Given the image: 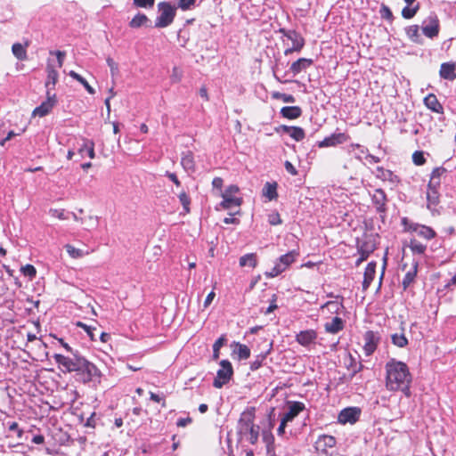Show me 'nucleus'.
<instances>
[{"instance_id":"f257e3e1","label":"nucleus","mask_w":456,"mask_h":456,"mask_svg":"<svg viewBox=\"0 0 456 456\" xmlns=\"http://www.w3.org/2000/svg\"><path fill=\"white\" fill-rule=\"evenodd\" d=\"M385 369L387 389L389 391H402L409 397L411 395V375L406 363L390 359L386 363Z\"/></svg>"},{"instance_id":"f03ea898","label":"nucleus","mask_w":456,"mask_h":456,"mask_svg":"<svg viewBox=\"0 0 456 456\" xmlns=\"http://www.w3.org/2000/svg\"><path fill=\"white\" fill-rule=\"evenodd\" d=\"M256 408H246L240 416L237 423V435L240 441L246 440L251 444H256L259 437L260 427L255 424Z\"/></svg>"},{"instance_id":"7ed1b4c3","label":"nucleus","mask_w":456,"mask_h":456,"mask_svg":"<svg viewBox=\"0 0 456 456\" xmlns=\"http://www.w3.org/2000/svg\"><path fill=\"white\" fill-rule=\"evenodd\" d=\"M75 373L77 380L83 384H88L95 379L100 381L102 377L101 370L86 358H84Z\"/></svg>"},{"instance_id":"20e7f679","label":"nucleus","mask_w":456,"mask_h":456,"mask_svg":"<svg viewBox=\"0 0 456 456\" xmlns=\"http://www.w3.org/2000/svg\"><path fill=\"white\" fill-rule=\"evenodd\" d=\"M53 357L63 373L76 372L85 358L77 350L75 351L72 356L54 354Z\"/></svg>"},{"instance_id":"39448f33","label":"nucleus","mask_w":456,"mask_h":456,"mask_svg":"<svg viewBox=\"0 0 456 456\" xmlns=\"http://www.w3.org/2000/svg\"><path fill=\"white\" fill-rule=\"evenodd\" d=\"M158 9L160 14L156 19L155 28H167L172 24L175 17L176 8L172 6L170 3L160 2L158 4Z\"/></svg>"},{"instance_id":"423d86ee","label":"nucleus","mask_w":456,"mask_h":456,"mask_svg":"<svg viewBox=\"0 0 456 456\" xmlns=\"http://www.w3.org/2000/svg\"><path fill=\"white\" fill-rule=\"evenodd\" d=\"M299 253L297 250H291L285 255L279 257L275 265L270 272H266L265 275L269 278H273L284 272L298 256Z\"/></svg>"},{"instance_id":"0eeeda50","label":"nucleus","mask_w":456,"mask_h":456,"mask_svg":"<svg viewBox=\"0 0 456 456\" xmlns=\"http://www.w3.org/2000/svg\"><path fill=\"white\" fill-rule=\"evenodd\" d=\"M239 191L240 189L237 185L232 184L228 186L221 194L223 200L220 206L224 209H231L233 207L239 208L242 204V199L234 196Z\"/></svg>"},{"instance_id":"6e6552de","label":"nucleus","mask_w":456,"mask_h":456,"mask_svg":"<svg viewBox=\"0 0 456 456\" xmlns=\"http://www.w3.org/2000/svg\"><path fill=\"white\" fill-rule=\"evenodd\" d=\"M220 367L213 382V386L216 388L223 387L224 385L229 382L233 375L232 363L228 360H222L220 362Z\"/></svg>"},{"instance_id":"1a4fd4ad","label":"nucleus","mask_w":456,"mask_h":456,"mask_svg":"<svg viewBox=\"0 0 456 456\" xmlns=\"http://www.w3.org/2000/svg\"><path fill=\"white\" fill-rule=\"evenodd\" d=\"M279 32L282 34L283 37L290 40L292 43V45L285 50V55H289L293 52H299L304 47L305 40L303 37L296 30L281 28Z\"/></svg>"},{"instance_id":"9d476101","label":"nucleus","mask_w":456,"mask_h":456,"mask_svg":"<svg viewBox=\"0 0 456 456\" xmlns=\"http://www.w3.org/2000/svg\"><path fill=\"white\" fill-rule=\"evenodd\" d=\"M439 29V20L436 14L429 15L422 22V32L428 38L437 37Z\"/></svg>"},{"instance_id":"9b49d317","label":"nucleus","mask_w":456,"mask_h":456,"mask_svg":"<svg viewBox=\"0 0 456 456\" xmlns=\"http://www.w3.org/2000/svg\"><path fill=\"white\" fill-rule=\"evenodd\" d=\"M364 345L363 351L367 356L371 355L379 343L380 337L377 332L368 330L363 336Z\"/></svg>"},{"instance_id":"f8f14e48","label":"nucleus","mask_w":456,"mask_h":456,"mask_svg":"<svg viewBox=\"0 0 456 456\" xmlns=\"http://www.w3.org/2000/svg\"><path fill=\"white\" fill-rule=\"evenodd\" d=\"M350 136L346 133H334L331 135L325 137L322 141L318 142L319 148L334 147L347 142Z\"/></svg>"},{"instance_id":"ddd939ff","label":"nucleus","mask_w":456,"mask_h":456,"mask_svg":"<svg viewBox=\"0 0 456 456\" xmlns=\"http://www.w3.org/2000/svg\"><path fill=\"white\" fill-rule=\"evenodd\" d=\"M372 203L379 213H385L387 210V195L382 189H376L371 194Z\"/></svg>"},{"instance_id":"4468645a","label":"nucleus","mask_w":456,"mask_h":456,"mask_svg":"<svg viewBox=\"0 0 456 456\" xmlns=\"http://www.w3.org/2000/svg\"><path fill=\"white\" fill-rule=\"evenodd\" d=\"M361 411L356 407H349L342 410L338 414L340 423H354L360 417Z\"/></svg>"},{"instance_id":"2eb2a0df","label":"nucleus","mask_w":456,"mask_h":456,"mask_svg":"<svg viewBox=\"0 0 456 456\" xmlns=\"http://www.w3.org/2000/svg\"><path fill=\"white\" fill-rule=\"evenodd\" d=\"M305 410V404L301 402H290L289 403V411L284 414L282 419L290 422L297 417L301 411Z\"/></svg>"},{"instance_id":"dca6fc26","label":"nucleus","mask_w":456,"mask_h":456,"mask_svg":"<svg viewBox=\"0 0 456 456\" xmlns=\"http://www.w3.org/2000/svg\"><path fill=\"white\" fill-rule=\"evenodd\" d=\"M456 64L452 62H444L440 67V77L444 79L452 81L456 78Z\"/></svg>"},{"instance_id":"f3484780","label":"nucleus","mask_w":456,"mask_h":456,"mask_svg":"<svg viewBox=\"0 0 456 456\" xmlns=\"http://www.w3.org/2000/svg\"><path fill=\"white\" fill-rule=\"evenodd\" d=\"M54 98H55V94H53V97L49 96L47 101L42 102L38 107H37L33 110V115L38 116V117H45V115H47L54 105V102H55Z\"/></svg>"},{"instance_id":"a211bd4d","label":"nucleus","mask_w":456,"mask_h":456,"mask_svg":"<svg viewBox=\"0 0 456 456\" xmlns=\"http://www.w3.org/2000/svg\"><path fill=\"white\" fill-rule=\"evenodd\" d=\"M317 338V334L313 330H304L299 332L297 337L296 340L302 346H306L310 344L314 343V340Z\"/></svg>"},{"instance_id":"6ab92c4d","label":"nucleus","mask_w":456,"mask_h":456,"mask_svg":"<svg viewBox=\"0 0 456 456\" xmlns=\"http://www.w3.org/2000/svg\"><path fill=\"white\" fill-rule=\"evenodd\" d=\"M424 103L428 109L431 110L436 113H443L444 108L442 104L438 102L436 96L433 94H429L424 99Z\"/></svg>"},{"instance_id":"aec40b11","label":"nucleus","mask_w":456,"mask_h":456,"mask_svg":"<svg viewBox=\"0 0 456 456\" xmlns=\"http://www.w3.org/2000/svg\"><path fill=\"white\" fill-rule=\"evenodd\" d=\"M129 27L132 28H139L141 27H151V20L144 14L138 12L130 21Z\"/></svg>"},{"instance_id":"412c9836","label":"nucleus","mask_w":456,"mask_h":456,"mask_svg":"<svg viewBox=\"0 0 456 456\" xmlns=\"http://www.w3.org/2000/svg\"><path fill=\"white\" fill-rule=\"evenodd\" d=\"M312 64H313L312 59L300 58L291 64L290 71L293 73V75H297L301 71L305 70Z\"/></svg>"},{"instance_id":"4be33fe9","label":"nucleus","mask_w":456,"mask_h":456,"mask_svg":"<svg viewBox=\"0 0 456 456\" xmlns=\"http://www.w3.org/2000/svg\"><path fill=\"white\" fill-rule=\"evenodd\" d=\"M439 189H433L430 187L427 188V207L428 209L432 210L434 208H436L439 204Z\"/></svg>"},{"instance_id":"5701e85b","label":"nucleus","mask_w":456,"mask_h":456,"mask_svg":"<svg viewBox=\"0 0 456 456\" xmlns=\"http://www.w3.org/2000/svg\"><path fill=\"white\" fill-rule=\"evenodd\" d=\"M281 129L297 142H300L305 138V131L299 126H282Z\"/></svg>"},{"instance_id":"b1692460","label":"nucleus","mask_w":456,"mask_h":456,"mask_svg":"<svg viewBox=\"0 0 456 456\" xmlns=\"http://www.w3.org/2000/svg\"><path fill=\"white\" fill-rule=\"evenodd\" d=\"M376 172V177L382 181H389L392 183H398L399 181L397 175H394L392 171L385 169L382 167H378Z\"/></svg>"},{"instance_id":"393cba45","label":"nucleus","mask_w":456,"mask_h":456,"mask_svg":"<svg viewBox=\"0 0 456 456\" xmlns=\"http://www.w3.org/2000/svg\"><path fill=\"white\" fill-rule=\"evenodd\" d=\"M281 114L283 118L295 119L302 115V110L298 106H285L281 108Z\"/></svg>"},{"instance_id":"a878e982","label":"nucleus","mask_w":456,"mask_h":456,"mask_svg":"<svg viewBox=\"0 0 456 456\" xmlns=\"http://www.w3.org/2000/svg\"><path fill=\"white\" fill-rule=\"evenodd\" d=\"M344 328L343 320L340 317H334L331 322L325 323V330L336 334Z\"/></svg>"},{"instance_id":"bb28decb","label":"nucleus","mask_w":456,"mask_h":456,"mask_svg":"<svg viewBox=\"0 0 456 456\" xmlns=\"http://www.w3.org/2000/svg\"><path fill=\"white\" fill-rule=\"evenodd\" d=\"M181 165L187 172H194L195 171V162L193 154L191 151H187L183 153L182 159H181Z\"/></svg>"},{"instance_id":"cd10ccee","label":"nucleus","mask_w":456,"mask_h":456,"mask_svg":"<svg viewBox=\"0 0 456 456\" xmlns=\"http://www.w3.org/2000/svg\"><path fill=\"white\" fill-rule=\"evenodd\" d=\"M28 43L27 42L25 45H22L20 43H14L12 46V52L13 55L20 61L27 60V46Z\"/></svg>"},{"instance_id":"c85d7f7f","label":"nucleus","mask_w":456,"mask_h":456,"mask_svg":"<svg viewBox=\"0 0 456 456\" xmlns=\"http://www.w3.org/2000/svg\"><path fill=\"white\" fill-rule=\"evenodd\" d=\"M239 264L240 267L249 266L255 268L257 265V258L255 253L246 254L240 257Z\"/></svg>"},{"instance_id":"c756f323","label":"nucleus","mask_w":456,"mask_h":456,"mask_svg":"<svg viewBox=\"0 0 456 456\" xmlns=\"http://www.w3.org/2000/svg\"><path fill=\"white\" fill-rule=\"evenodd\" d=\"M415 229L416 234L426 240H431L436 235V232L429 226L420 224V226H416Z\"/></svg>"},{"instance_id":"7c9ffc66","label":"nucleus","mask_w":456,"mask_h":456,"mask_svg":"<svg viewBox=\"0 0 456 456\" xmlns=\"http://www.w3.org/2000/svg\"><path fill=\"white\" fill-rule=\"evenodd\" d=\"M78 151L81 155L86 153L90 159H94L95 157L94 142L91 140L85 139Z\"/></svg>"},{"instance_id":"2f4dec72","label":"nucleus","mask_w":456,"mask_h":456,"mask_svg":"<svg viewBox=\"0 0 456 456\" xmlns=\"http://www.w3.org/2000/svg\"><path fill=\"white\" fill-rule=\"evenodd\" d=\"M277 185L276 183H266L263 188V195L269 200H273L277 198Z\"/></svg>"},{"instance_id":"473e14b6","label":"nucleus","mask_w":456,"mask_h":456,"mask_svg":"<svg viewBox=\"0 0 456 456\" xmlns=\"http://www.w3.org/2000/svg\"><path fill=\"white\" fill-rule=\"evenodd\" d=\"M406 35L414 43H420L419 28L418 25H411L405 28Z\"/></svg>"},{"instance_id":"72a5a7b5","label":"nucleus","mask_w":456,"mask_h":456,"mask_svg":"<svg viewBox=\"0 0 456 456\" xmlns=\"http://www.w3.org/2000/svg\"><path fill=\"white\" fill-rule=\"evenodd\" d=\"M262 438H263L264 443L266 445L267 453L270 454L272 452H274V446H273L274 437H273V434L269 431H263Z\"/></svg>"},{"instance_id":"f704fd0d","label":"nucleus","mask_w":456,"mask_h":456,"mask_svg":"<svg viewBox=\"0 0 456 456\" xmlns=\"http://www.w3.org/2000/svg\"><path fill=\"white\" fill-rule=\"evenodd\" d=\"M409 248L413 254L423 255L426 251L427 246L416 239H411L410 240Z\"/></svg>"},{"instance_id":"c9c22d12","label":"nucleus","mask_w":456,"mask_h":456,"mask_svg":"<svg viewBox=\"0 0 456 456\" xmlns=\"http://www.w3.org/2000/svg\"><path fill=\"white\" fill-rule=\"evenodd\" d=\"M69 75L76 79L77 82H79L83 86L86 88V90L90 94H94L95 93L94 89L88 84V82L79 74L75 72L74 70L69 71Z\"/></svg>"},{"instance_id":"e433bc0d","label":"nucleus","mask_w":456,"mask_h":456,"mask_svg":"<svg viewBox=\"0 0 456 456\" xmlns=\"http://www.w3.org/2000/svg\"><path fill=\"white\" fill-rule=\"evenodd\" d=\"M46 70H47V80L45 82V86H46V87H49L50 85L54 86L57 82V79H58V72L51 65H47Z\"/></svg>"},{"instance_id":"4c0bfd02","label":"nucleus","mask_w":456,"mask_h":456,"mask_svg":"<svg viewBox=\"0 0 456 456\" xmlns=\"http://www.w3.org/2000/svg\"><path fill=\"white\" fill-rule=\"evenodd\" d=\"M336 444V439L332 436L324 435L319 437L317 441L318 447L323 445L324 447L332 448Z\"/></svg>"},{"instance_id":"58836bf2","label":"nucleus","mask_w":456,"mask_h":456,"mask_svg":"<svg viewBox=\"0 0 456 456\" xmlns=\"http://www.w3.org/2000/svg\"><path fill=\"white\" fill-rule=\"evenodd\" d=\"M65 249L72 258H81L88 254V252H86L80 248H77L69 244L65 245Z\"/></svg>"},{"instance_id":"ea45409f","label":"nucleus","mask_w":456,"mask_h":456,"mask_svg":"<svg viewBox=\"0 0 456 456\" xmlns=\"http://www.w3.org/2000/svg\"><path fill=\"white\" fill-rule=\"evenodd\" d=\"M417 274V264L414 265L413 268L406 273L403 280V286L405 289H407L414 281Z\"/></svg>"},{"instance_id":"a19ab883","label":"nucleus","mask_w":456,"mask_h":456,"mask_svg":"<svg viewBox=\"0 0 456 456\" xmlns=\"http://www.w3.org/2000/svg\"><path fill=\"white\" fill-rule=\"evenodd\" d=\"M392 343L398 347H404L408 345V339L403 333H395L391 336Z\"/></svg>"},{"instance_id":"79ce46f5","label":"nucleus","mask_w":456,"mask_h":456,"mask_svg":"<svg viewBox=\"0 0 456 456\" xmlns=\"http://www.w3.org/2000/svg\"><path fill=\"white\" fill-rule=\"evenodd\" d=\"M237 350L234 352L238 354L240 359L246 360L250 356V349L243 344H236Z\"/></svg>"},{"instance_id":"37998d69","label":"nucleus","mask_w":456,"mask_h":456,"mask_svg":"<svg viewBox=\"0 0 456 456\" xmlns=\"http://www.w3.org/2000/svg\"><path fill=\"white\" fill-rule=\"evenodd\" d=\"M376 273V263L370 262L364 271L363 279L372 281Z\"/></svg>"},{"instance_id":"c03bdc74","label":"nucleus","mask_w":456,"mask_h":456,"mask_svg":"<svg viewBox=\"0 0 456 456\" xmlns=\"http://www.w3.org/2000/svg\"><path fill=\"white\" fill-rule=\"evenodd\" d=\"M178 198H179L180 203L183 206V211L185 213H189L190 212V205H191V199H190L189 195L185 191H183L179 193Z\"/></svg>"},{"instance_id":"a18cd8bd","label":"nucleus","mask_w":456,"mask_h":456,"mask_svg":"<svg viewBox=\"0 0 456 456\" xmlns=\"http://www.w3.org/2000/svg\"><path fill=\"white\" fill-rule=\"evenodd\" d=\"M419 4H415L413 7L405 6L402 10V16L404 19H411V18H413L415 16V14L419 11Z\"/></svg>"},{"instance_id":"49530a36","label":"nucleus","mask_w":456,"mask_h":456,"mask_svg":"<svg viewBox=\"0 0 456 456\" xmlns=\"http://www.w3.org/2000/svg\"><path fill=\"white\" fill-rule=\"evenodd\" d=\"M225 338L222 336L213 345V359L217 360L219 358L220 348L224 346Z\"/></svg>"},{"instance_id":"de8ad7c7","label":"nucleus","mask_w":456,"mask_h":456,"mask_svg":"<svg viewBox=\"0 0 456 456\" xmlns=\"http://www.w3.org/2000/svg\"><path fill=\"white\" fill-rule=\"evenodd\" d=\"M154 4L155 0H133V4L136 8L151 9Z\"/></svg>"},{"instance_id":"09e8293b","label":"nucleus","mask_w":456,"mask_h":456,"mask_svg":"<svg viewBox=\"0 0 456 456\" xmlns=\"http://www.w3.org/2000/svg\"><path fill=\"white\" fill-rule=\"evenodd\" d=\"M272 96L273 99L281 100L284 102H295V97L292 94L273 92Z\"/></svg>"},{"instance_id":"8fccbe9b","label":"nucleus","mask_w":456,"mask_h":456,"mask_svg":"<svg viewBox=\"0 0 456 456\" xmlns=\"http://www.w3.org/2000/svg\"><path fill=\"white\" fill-rule=\"evenodd\" d=\"M77 326L81 327L89 336L90 339L94 341L95 340V334L94 331L96 330V328H94L92 326L86 325L81 322H78L77 323Z\"/></svg>"},{"instance_id":"3c124183","label":"nucleus","mask_w":456,"mask_h":456,"mask_svg":"<svg viewBox=\"0 0 456 456\" xmlns=\"http://www.w3.org/2000/svg\"><path fill=\"white\" fill-rule=\"evenodd\" d=\"M20 271L29 279H33L37 274V270L32 265H26L25 266H22Z\"/></svg>"},{"instance_id":"603ef678","label":"nucleus","mask_w":456,"mask_h":456,"mask_svg":"<svg viewBox=\"0 0 456 456\" xmlns=\"http://www.w3.org/2000/svg\"><path fill=\"white\" fill-rule=\"evenodd\" d=\"M348 359L349 362L346 363V366L348 369L353 370L352 376H354L357 372H359L362 370V363H359V365L357 366L355 360L352 357L351 354H349Z\"/></svg>"},{"instance_id":"864d4df0","label":"nucleus","mask_w":456,"mask_h":456,"mask_svg":"<svg viewBox=\"0 0 456 456\" xmlns=\"http://www.w3.org/2000/svg\"><path fill=\"white\" fill-rule=\"evenodd\" d=\"M379 13L385 20H393L394 16L390 8L386 4H381Z\"/></svg>"},{"instance_id":"5fc2aeb1","label":"nucleus","mask_w":456,"mask_h":456,"mask_svg":"<svg viewBox=\"0 0 456 456\" xmlns=\"http://www.w3.org/2000/svg\"><path fill=\"white\" fill-rule=\"evenodd\" d=\"M412 161L417 166H421L426 162V159L422 151H415L412 154Z\"/></svg>"},{"instance_id":"6e6d98bb","label":"nucleus","mask_w":456,"mask_h":456,"mask_svg":"<svg viewBox=\"0 0 456 456\" xmlns=\"http://www.w3.org/2000/svg\"><path fill=\"white\" fill-rule=\"evenodd\" d=\"M196 0H179L178 8L186 11L191 10L195 5Z\"/></svg>"},{"instance_id":"4d7b16f0","label":"nucleus","mask_w":456,"mask_h":456,"mask_svg":"<svg viewBox=\"0 0 456 456\" xmlns=\"http://www.w3.org/2000/svg\"><path fill=\"white\" fill-rule=\"evenodd\" d=\"M106 61H107V64L110 69V73H111V76L114 77V76H117L118 74V65L117 62H115V61L110 58V57H108L106 59Z\"/></svg>"},{"instance_id":"13d9d810","label":"nucleus","mask_w":456,"mask_h":456,"mask_svg":"<svg viewBox=\"0 0 456 456\" xmlns=\"http://www.w3.org/2000/svg\"><path fill=\"white\" fill-rule=\"evenodd\" d=\"M268 222L272 225H277L281 224V219L277 212H273L268 216Z\"/></svg>"},{"instance_id":"bf43d9fd","label":"nucleus","mask_w":456,"mask_h":456,"mask_svg":"<svg viewBox=\"0 0 456 456\" xmlns=\"http://www.w3.org/2000/svg\"><path fill=\"white\" fill-rule=\"evenodd\" d=\"M265 358V356L263 354L257 355L256 358L251 362L250 369L252 370L259 369Z\"/></svg>"},{"instance_id":"052dcab7","label":"nucleus","mask_w":456,"mask_h":456,"mask_svg":"<svg viewBox=\"0 0 456 456\" xmlns=\"http://www.w3.org/2000/svg\"><path fill=\"white\" fill-rule=\"evenodd\" d=\"M49 214L53 216V217H56L60 220H64L66 219V216H65V213H64V210L63 209H54V208H51L49 210Z\"/></svg>"},{"instance_id":"680f3d73","label":"nucleus","mask_w":456,"mask_h":456,"mask_svg":"<svg viewBox=\"0 0 456 456\" xmlns=\"http://www.w3.org/2000/svg\"><path fill=\"white\" fill-rule=\"evenodd\" d=\"M341 306V303H338L337 301H329L322 306V308L327 307L330 311L338 312L339 307Z\"/></svg>"},{"instance_id":"e2e57ef3","label":"nucleus","mask_w":456,"mask_h":456,"mask_svg":"<svg viewBox=\"0 0 456 456\" xmlns=\"http://www.w3.org/2000/svg\"><path fill=\"white\" fill-rule=\"evenodd\" d=\"M445 173H446V169L444 167H436L432 171L430 177L441 180L442 175H444Z\"/></svg>"},{"instance_id":"0e129e2a","label":"nucleus","mask_w":456,"mask_h":456,"mask_svg":"<svg viewBox=\"0 0 456 456\" xmlns=\"http://www.w3.org/2000/svg\"><path fill=\"white\" fill-rule=\"evenodd\" d=\"M165 175L168 177L175 184L176 187L181 186V182L179 181L177 175L175 173L167 171Z\"/></svg>"},{"instance_id":"69168bd1","label":"nucleus","mask_w":456,"mask_h":456,"mask_svg":"<svg viewBox=\"0 0 456 456\" xmlns=\"http://www.w3.org/2000/svg\"><path fill=\"white\" fill-rule=\"evenodd\" d=\"M192 422V419L190 417H187V418H181L177 420L176 422V425L177 427L179 428H184L186 427L188 424H191Z\"/></svg>"},{"instance_id":"338daca9","label":"nucleus","mask_w":456,"mask_h":456,"mask_svg":"<svg viewBox=\"0 0 456 456\" xmlns=\"http://www.w3.org/2000/svg\"><path fill=\"white\" fill-rule=\"evenodd\" d=\"M441 186V180L430 177V180L428 182V187L433 188V189H440Z\"/></svg>"},{"instance_id":"774afa93","label":"nucleus","mask_w":456,"mask_h":456,"mask_svg":"<svg viewBox=\"0 0 456 456\" xmlns=\"http://www.w3.org/2000/svg\"><path fill=\"white\" fill-rule=\"evenodd\" d=\"M285 168L286 170L292 175H297V171L296 169V167L289 162V161H285Z\"/></svg>"}]
</instances>
